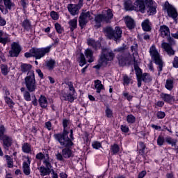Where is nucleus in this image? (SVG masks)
<instances>
[{
	"label": "nucleus",
	"instance_id": "1",
	"mask_svg": "<svg viewBox=\"0 0 178 178\" xmlns=\"http://www.w3.org/2000/svg\"><path fill=\"white\" fill-rule=\"evenodd\" d=\"M33 65L27 63H22L21 65V72L22 73H27L26 76L24 78V84L26 90L30 92H34L37 90V81H35V74L33 70Z\"/></svg>",
	"mask_w": 178,
	"mask_h": 178
},
{
	"label": "nucleus",
	"instance_id": "2",
	"mask_svg": "<svg viewBox=\"0 0 178 178\" xmlns=\"http://www.w3.org/2000/svg\"><path fill=\"white\" fill-rule=\"evenodd\" d=\"M159 32L161 34V37L163 38H166L168 43L163 42L161 44L162 48L165 49V52H167L168 55L170 56L172 55H175V50L172 48V45L175 44V40L172 37H170V29L166 25H162L160 26Z\"/></svg>",
	"mask_w": 178,
	"mask_h": 178
},
{
	"label": "nucleus",
	"instance_id": "3",
	"mask_svg": "<svg viewBox=\"0 0 178 178\" xmlns=\"http://www.w3.org/2000/svg\"><path fill=\"white\" fill-rule=\"evenodd\" d=\"M69 120H63V131L62 134H56L54 135L55 140H57L62 147H72L73 142L69 139V131H67V124Z\"/></svg>",
	"mask_w": 178,
	"mask_h": 178
},
{
	"label": "nucleus",
	"instance_id": "4",
	"mask_svg": "<svg viewBox=\"0 0 178 178\" xmlns=\"http://www.w3.org/2000/svg\"><path fill=\"white\" fill-rule=\"evenodd\" d=\"M104 33L108 40H113V41H119L122 38V29L119 26H115V29L111 26L104 28Z\"/></svg>",
	"mask_w": 178,
	"mask_h": 178
},
{
	"label": "nucleus",
	"instance_id": "5",
	"mask_svg": "<svg viewBox=\"0 0 178 178\" xmlns=\"http://www.w3.org/2000/svg\"><path fill=\"white\" fill-rule=\"evenodd\" d=\"M115 54L113 51L109 48H102V53L99 56V62L101 65H108V62L113 60Z\"/></svg>",
	"mask_w": 178,
	"mask_h": 178
},
{
	"label": "nucleus",
	"instance_id": "6",
	"mask_svg": "<svg viewBox=\"0 0 178 178\" xmlns=\"http://www.w3.org/2000/svg\"><path fill=\"white\" fill-rule=\"evenodd\" d=\"M149 54L152 60H154V63L159 66L158 76H160L161 72L163 67V61H162V58H161V56L159 55V53L158 52V50H156V47H155V46L152 45L150 47Z\"/></svg>",
	"mask_w": 178,
	"mask_h": 178
},
{
	"label": "nucleus",
	"instance_id": "7",
	"mask_svg": "<svg viewBox=\"0 0 178 178\" xmlns=\"http://www.w3.org/2000/svg\"><path fill=\"white\" fill-rule=\"evenodd\" d=\"M113 19V13L112 10L108 9L106 14H99L95 18V22L97 23V26L101 27V23L105 22L106 23H111V20Z\"/></svg>",
	"mask_w": 178,
	"mask_h": 178
},
{
	"label": "nucleus",
	"instance_id": "8",
	"mask_svg": "<svg viewBox=\"0 0 178 178\" xmlns=\"http://www.w3.org/2000/svg\"><path fill=\"white\" fill-rule=\"evenodd\" d=\"M85 56L83 53L80 54V61H79V65L83 67L86 63H87V61L86 60L88 59V62L89 63H92L94 62V51L91 50L90 49H86L84 51Z\"/></svg>",
	"mask_w": 178,
	"mask_h": 178
},
{
	"label": "nucleus",
	"instance_id": "9",
	"mask_svg": "<svg viewBox=\"0 0 178 178\" xmlns=\"http://www.w3.org/2000/svg\"><path fill=\"white\" fill-rule=\"evenodd\" d=\"M51 49H52V46L42 48H33L31 52L33 54V58H35V59H41V58H44L47 54H49Z\"/></svg>",
	"mask_w": 178,
	"mask_h": 178
},
{
	"label": "nucleus",
	"instance_id": "10",
	"mask_svg": "<svg viewBox=\"0 0 178 178\" xmlns=\"http://www.w3.org/2000/svg\"><path fill=\"white\" fill-rule=\"evenodd\" d=\"M66 86H68V93L63 95V98L65 101H69V102H74V99H76V89H74V86H73V82L67 81L65 82Z\"/></svg>",
	"mask_w": 178,
	"mask_h": 178
},
{
	"label": "nucleus",
	"instance_id": "11",
	"mask_svg": "<svg viewBox=\"0 0 178 178\" xmlns=\"http://www.w3.org/2000/svg\"><path fill=\"white\" fill-rule=\"evenodd\" d=\"M164 10L168 13V17H171L173 20H177L178 13L177 10L172 4L169 3V1H165L164 4Z\"/></svg>",
	"mask_w": 178,
	"mask_h": 178
},
{
	"label": "nucleus",
	"instance_id": "12",
	"mask_svg": "<svg viewBox=\"0 0 178 178\" xmlns=\"http://www.w3.org/2000/svg\"><path fill=\"white\" fill-rule=\"evenodd\" d=\"M22 52V46L19 42H14L11 44V49L9 51V55L11 58H17Z\"/></svg>",
	"mask_w": 178,
	"mask_h": 178
},
{
	"label": "nucleus",
	"instance_id": "13",
	"mask_svg": "<svg viewBox=\"0 0 178 178\" xmlns=\"http://www.w3.org/2000/svg\"><path fill=\"white\" fill-rule=\"evenodd\" d=\"M89 20H91V14L90 11H88L86 13H81L79 18V23L80 27L81 29H83V27L87 25V23H88Z\"/></svg>",
	"mask_w": 178,
	"mask_h": 178
},
{
	"label": "nucleus",
	"instance_id": "14",
	"mask_svg": "<svg viewBox=\"0 0 178 178\" xmlns=\"http://www.w3.org/2000/svg\"><path fill=\"white\" fill-rule=\"evenodd\" d=\"M120 66H126V65H130L133 58L130 54H126L125 56H120L118 58Z\"/></svg>",
	"mask_w": 178,
	"mask_h": 178
},
{
	"label": "nucleus",
	"instance_id": "15",
	"mask_svg": "<svg viewBox=\"0 0 178 178\" xmlns=\"http://www.w3.org/2000/svg\"><path fill=\"white\" fill-rule=\"evenodd\" d=\"M134 10L145 13V1L144 0H136L134 2Z\"/></svg>",
	"mask_w": 178,
	"mask_h": 178
},
{
	"label": "nucleus",
	"instance_id": "16",
	"mask_svg": "<svg viewBox=\"0 0 178 178\" xmlns=\"http://www.w3.org/2000/svg\"><path fill=\"white\" fill-rule=\"evenodd\" d=\"M80 9H81V6L80 4H68L67 10L70 12L72 16H76V15H79V12H80Z\"/></svg>",
	"mask_w": 178,
	"mask_h": 178
},
{
	"label": "nucleus",
	"instance_id": "17",
	"mask_svg": "<svg viewBox=\"0 0 178 178\" xmlns=\"http://www.w3.org/2000/svg\"><path fill=\"white\" fill-rule=\"evenodd\" d=\"M0 140L3 141V146L5 149H9V147L12 146V138H10V136H4Z\"/></svg>",
	"mask_w": 178,
	"mask_h": 178
},
{
	"label": "nucleus",
	"instance_id": "18",
	"mask_svg": "<svg viewBox=\"0 0 178 178\" xmlns=\"http://www.w3.org/2000/svg\"><path fill=\"white\" fill-rule=\"evenodd\" d=\"M70 147H65V148L62 149V154L63 158L65 159H69V158H72L73 156V153L72 152V149H70Z\"/></svg>",
	"mask_w": 178,
	"mask_h": 178
},
{
	"label": "nucleus",
	"instance_id": "19",
	"mask_svg": "<svg viewBox=\"0 0 178 178\" xmlns=\"http://www.w3.org/2000/svg\"><path fill=\"white\" fill-rule=\"evenodd\" d=\"M88 44L89 47H92L93 49H95V51H97V49L101 48V42L92 39L88 40Z\"/></svg>",
	"mask_w": 178,
	"mask_h": 178
},
{
	"label": "nucleus",
	"instance_id": "20",
	"mask_svg": "<svg viewBox=\"0 0 178 178\" xmlns=\"http://www.w3.org/2000/svg\"><path fill=\"white\" fill-rule=\"evenodd\" d=\"M152 26V24L149 19H146L142 22V29L144 31H151Z\"/></svg>",
	"mask_w": 178,
	"mask_h": 178
},
{
	"label": "nucleus",
	"instance_id": "21",
	"mask_svg": "<svg viewBox=\"0 0 178 178\" xmlns=\"http://www.w3.org/2000/svg\"><path fill=\"white\" fill-rule=\"evenodd\" d=\"M125 24L129 30H133V29L136 27V22H134V19L130 17H125Z\"/></svg>",
	"mask_w": 178,
	"mask_h": 178
},
{
	"label": "nucleus",
	"instance_id": "22",
	"mask_svg": "<svg viewBox=\"0 0 178 178\" xmlns=\"http://www.w3.org/2000/svg\"><path fill=\"white\" fill-rule=\"evenodd\" d=\"M165 142L167 143V144H169V145L174 147L175 149H178V146L177 145V139H174L170 136H168L165 138Z\"/></svg>",
	"mask_w": 178,
	"mask_h": 178
},
{
	"label": "nucleus",
	"instance_id": "23",
	"mask_svg": "<svg viewBox=\"0 0 178 178\" xmlns=\"http://www.w3.org/2000/svg\"><path fill=\"white\" fill-rule=\"evenodd\" d=\"M5 35V33H3V31L0 30V44H3L4 45H6L8 42H10V38L8 35Z\"/></svg>",
	"mask_w": 178,
	"mask_h": 178
},
{
	"label": "nucleus",
	"instance_id": "24",
	"mask_svg": "<svg viewBox=\"0 0 178 178\" xmlns=\"http://www.w3.org/2000/svg\"><path fill=\"white\" fill-rule=\"evenodd\" d=\"M28 163L24 161L23 163V172L26 176H29L30 175V159L27 158Z\"/></svg>",
	"mask_w": 178,
	"mask_h": 178
},
{
	"label": "nucleus",
	"instance_id": "25",
	"mask_svg": "<svg viewBox=\"0 0 178 178\" xmlns=\"http://www.w3.org/2000/svg\"><path fill=\"white\" fill-rule=\"evenodd\" d=\"M39 105L41 106V108H43L45 109L48 106V100H47V97L44 95H40L39 99H38Z\"/></svg>",
	"mask_w": 178,
	"mask_h": 178
},
{
	"label": "nucleus",
	"instance_id": "26",
	"mask_svg": "<svg viewBox=\"0 0 178 178\" xmlns=\"http://www.w3.org/2000/svg\"><path fill=\"white\" fill-rule=\"evenodd\" d=\"M43 163L45 165L46 168H51V159H49V154H48V151H46L44 156L43 157Z\"/></svg>",
	"mask_w": 178,
	"mask_h": 178
},
{
	"label": "nucleus",
	"instance_id": "27",
	"mask_svg": "<svg viewBox=\"0 0 178 178\" xmlns=\"http://www.w3.org/2000/svg\"><path fill=\"white\" fill-rule=\"evenodd\" d=\"M68 24L71 31H74V29H77V18H74L73 19L70 20Z\"/></svg>",
	"mask_w": 178,
	"mask_h": 178
},
{
	"label": "nucleus",
	"instance_id": "28",
	"mask_svg": "<svg viewBox=\"0 0 178 178\" xmlns=\"http://www.w3.org/2000/svg\"><path fill=\"white\" fill-rule=\"evenodd\" d=\"M51 168L40 167L39 170L41 176H48L51 173Z\"/></svg>",
	"mask_w": 178,
	"mask_h": 178
},
{
	"label": "nucleus",
	"instance_id": "29",
	"mask_svg": "<svg viewBox=\"0 0 178 178\" xmlns=\"http://www.w3.org/2000/svg\"><path fill=\"white\" fill-rule=\"evenodd\" d=\"M161 97L165 102H168V104H170V102H172V99H173V97L172 95L166 93H161Z\"/></svg>",
	"mask_w": 178,
	"mask_h": 178
},
{
	"label": "nucleus",
	"instance_id": "30",
	"mask_svg": "<svg viewBox=\"0 0 178 178\" xmlns=\"http://www.w3.org/2000/svg\"><path fill=\"white\" fill-rule=\"evenodd\" d=\"M110 149L112 155H116V154L120 151V147H119V145L115 143L111 145Z\"/></svg>",
	"mask_w": 178,
	"mask_h": 178
},
{
	"label": "nucleus",
	"instance_id": "31",
	"mask_svg": "<svg viewBox=\"0 0 178 178\" xmlns=\"http://www.w3.org/2000/svg\"><path fill=\"white\" fill-rule=\"evenodd\" d=\"M22 148L23 152L25 154H30V152H31V145L27 143H24Z\"/></svg>",
	"mask_w": 178,
	"mask_h": 178
},
{
	"label": "nucleus",
	"instance_id": "32",
	"mask_svg": "<svg viewBox=\"0 0 178 178\" xmlns=\"http://www.w3.org/2000/svg\"><path fill=\"white\" fill-rule=\"evenodd\" d=\"M95 88L97 90V92L99 94L101 92V90L104 88V85L101 83V81L99 80H96L95 81Z\"/></svg>",
	"mask_w": 178,
	"mask_h": 178
},
{
	"label": "nucleus",
	"instance_id": "33",
	"mask_svg": "<svg viewBox=\"0 0 178 178\" xmlns=\"http://www.w3.org/2000/svg\"><path fill=\"white\" fill-rule=\"evenodd\" d=\"M55 65H56V62L55 60H49L46 61V66L49 69V70H54V67H55Z\"/></svg>",
	"mask_w": 178,
	"mask_h": 178
},
{
	"label": "nucleus",
	"instance_id": "34",
	"mask_svg": "<svg viewBox=\"0 0 178 178\" xmlns=\"http://www.w3.org/2000/svg\"><path fill=\"white\" fill-rule=\"evenodd\" d=\"M22 26L24 29L26 30L27 31H29V30L31 29V24L30 23V20H29L28 19L23 21V22L22 23Z\"/></svg>",
	"mask_w": 178,
	"mask_h": 178
},
{
	"label": "nucleus",
	"instance_id": "35",
	"mask_svg": "<svg viewBox=\"0 0 178 178\" xmlns=\"http://www.w3.org/2000/svg\"><path fill=\"white\" fill-rule=\"evenodd\" d=\"M0 69H1V74L3 76H8V73H9V68L8 67V66L6 65L1 64L0 65Z\"/></svg>",
	"mask_w": 178,
	"mask_h": 178
},
{
	"label": "nucleus",
	"instance_id": "36",
	"mask_svg": "<svg viewBox=\"0 0 178 178\" xmlns=\"http://www.w3.org/2000/svg\"><path fill=\"white\" fill-rule=\"evenodd\" d=\"M165 87L169 91H172L173 90V81L172 79H167Z\"/></svg>",
	"mask_w": 178,
	"mask_h": 178
},
{
	"label": "nucleus",
	"instance_id": "37",
	"mask_svg": "<svg viewBox=\"0 0 178 178\" xmlns=\"http://www.w3.org/2000/svg\"><path fill=\"white\" fill-rule=\"evenodd\" d=\"M141 79L145 83H149L152 80V79H151V76L148 73H144L141 76Z\"/></svg>",
	"mask_w": 178,
	"mask_h": 178
},
{
	"label": "nucleus",
	"instance_id": "38",
	"mask_svg": "<svg viewBox=\"0 0 178 178\" xmlns=\"http://www.w3.org/2000/svg\"><path fill=\"white\" fill-rule=\"evenodd\" d=\"M134 69L137 78H141L143 75V70H140V67L137 64L134 65Z\"/></svg>",
	"mask_w": 178,
	"mask_h": 178
},
{
	"label": "nucleus",
	"instance_id": "39",
	"mask_svg": "<svg viewBox=\"0 0 178 178\" xmlns=\"http://www.w3.org/2000/svg\"><path fill=\"white\" fill-rule=\"evenodd\" d=\"M3 2L6 8H8V9L10 10L12 9V6H13V3L10 0H0V3H2Z\"/></svg>",
	"mask_w": 178,
	"mask_h": 178
},
{
	"label": "nucleus",
	"instance_id": "40",
	"mask_svg": "<svg viewBox=\"0 0 178 178\" xmlns=\"http://www.w3.org/2000/svg\"><path fill=\"white\" fill-rule=\"evenodd\" d=\"M127 122L130 124L136 123V117L133 114H129L127 116Z\"/></svg>",
	"mask_w": 178,
	"mask_h": 178
},
{
	"label": "nucleus",
	"instance_id": "41",
	"mask_svg": "<svg viewBox=\"0 0 178 178\" xmlns=\"http://www.w3.org/2000/svg\"><path fill=\"white\" fill-rule=\"evenodd\" d=\"M125 9L126 10H134V5L131 3V1H128L125 2Z\"/></svg>",
	"mask_w": 178,
	"mask_h": 178
},
{
	"label": "nucleus",
	"instance_id": "42",
	"mask_svg": "<svg viewBox=\"0 0 178 178\" xmlns=\"http://www.w3.org/2000/svg\"><path fill=\"white\" fill-rule=\"evenodd\" d=\"M5 158L7 161L8 168H13V159L9 155H6Z\"/></svg>",
	"mask_w": 178,
	"mask_h": 178
},
{
	"label": "nucleus",
	"instance_id": "43",
	"mask_svg": "<svg viewBox=\"0 0 178 178\" xmlns=\"http://www.w3.org/2000/svg\"><path fill=\"white\" fill-rule=\"evenodd\" d=\"M30 90L27 89V90L24 92V98L25 101H31V95L30 94Z\"/></svg>",
	"mask_w": 178,
	"mask_h": 178
},
{
	"label": "nucleus",
	"instance_id": "44",
	"mask_svg": "<svg viewBox=\"0 0 178 178\" xmlns=\"http://www.w3.org/2000/svg\"><path fill=\"white\" fill-rule=\"evenodd\" d=\"M131 51L133 55H136L138 52V44L137 43H134L132 46H131Z\"/></svg>",
	"mask_w": 178,
	"mask_h": 178
},
{
	"label": "nucleus",
	"instance_id": "45",
	"mask_svg": "<svg viewBox=\"0 0 178 178\" xmlns=\"http://www.w3.org/2000/svg\"><path fill=\"white\" fill-rule=\"evenodd\" d=\"M5 133H6V129H5V127H3V125L0 126V140L8 136L5 134Z\"/></svg>",
	"mask_w": 178,
	"mask_h": 178
},
{
	"label": "nucleus",
	"instance_id": "46",
	"mask_svg": "<svg viewBox=\"0 0 178 178\" xmlns=\"http://www.w3.org/2000/svg\"><path fill=\"white\" fill-rule=\"evenodd\" d=\"M126 49H127V45L124 44H122V46H121L117 49H115L114 52L122 53V52H124V51H126Z\"/></svg>",
	"mask_w": 178,
	"mask_h": 178
},
{
	"label": "nucleus",
	"instance_id": "47",
	"mask_svg": "<svg viewBox=\"0 0 178 178\" xmlns=\"http://www.w3.org/2000/svg\"><path fill=\"white\" fill-rule=\"evenodd\" d=\"M106 118H111L113 117V111L109 107H106L105 111Z\"/></svg>",
	"mask_w": 178,
	"mask_h": 178
},
{
	"label": "nucleus",
	"instance_id": "48",
	"mask_svg": "<svg viewBox=\"0 0 178 178\" xmlns=\"http://www.w3.org/2000/svg\"><path fill=\"white\" fill-rule=\"evenodd\" d=\"M165 138L163 136H159L157 138V145L160 147H162L163 145V143H165Z\"/></svg>",
	"mask_w": 178,
	"mask_h": 178
},
{
	"label": "nucleus",
	"instance_id": "49",
	"mask_svg": "<svg viewBox=\"0 0 178 178\" xmlns=\"http://www.w3.org/2000/svg\"><path fill=\"white\" fill-rule=\"evenodd\" d=\"M124 86H129L130 84V81H131V79L127 75H124L123 76Z\"/></svg>",
	"mask_w": 178,
	"mask_h": 178
},
{
	"label": "nucleus",
	"instance_id": "50",
	"mask_svg": "<svg viewBox=\"0 0 178 178\" xmlns=\"http://www.w3.org/2000/svg\"><path fill=\"white\" fill-rule=\"evenodd\" d=\"M55 29L58 34H62V33H63V29H62V26L59 23L55 24Z\"/></svg>",
	"mask_w": 178,
	"mask_h": 178
},
{
	"label": "nucleus",
	"instance_id": "51",
	"mask_svg": "<svg viewBox=\"0 0 178 178\" xmlns=\"http://www.w3.org/2000/svg\"><path fill=\"white\" fill-rule=\"evenodd\" d=\"M56 158L57 161H60V162H65V157H63V154L58 152L56 154Z\"/></svg>",
	"mask_w": 178,
	"mask_h": 178
},
{
	"label": "nucleus",
	"instance_id": "52",
	"mask_svg": "<svg viewBox=\"0 0 178 178\" xmlns=\"http://www.w3.org/2000/svg\"><path fill=\"white\" fill-rule=\"evenodd\" d=\"M92 146L93 147V148L95 149H99V148H101V147H102V145H101V143L98 142V141H95L92 143Z\"/></svg>",
	"mask_w": 178,
	"mask_h": 178
},
{
	"label": "nucleus",
	"instance_id": "53",
	"mask_svg": "<svg viewBox=\"0 0 178 178\" xmlns=\"http://www.w3.org/2000/svg\"><path fill=\"white\" fill-rule=\"evenodd\" d=\"M145 6H146V8H152V6H154L153 0H145Z\"/></svg>",
	"mask_w": 178,
	"mask_h": 178
},
{
	"label": "nucleus",
	"instance_id": "54",
	"mask_svg": "<svg viewBox=\"0 0 178 178\" xmlns=\"http://www.w3.org/2000/svg\"><path fill=\"white\" fill-rule=\"evenodd\" d=\"M147 12L150 16L152 15H155V13H156V8L154 6L149 7V10H147Z\"/></svg>",
	"mask_w": 178,
	"mask_h": 178
},
{
	"label": "nucleus",
	"instance_id": "55",
	"mask_svg": "<svg viewBox=\"0 0 178 178\" xmlns=\"http://www.w3.org/2000/svg\"><path fill=\"white\" fill-rule=\"evenodd\" d=\"M50 16L54 20H58V19H59V15H58V13L55 11H51Z\"/></svg>",
	"mask_w": 178,
	"mask_h": 178
},
{
	"label": "nucleus",
	"instance_id": "56",
	"mask_svg": "<svg viewBox=\"0 0 178 178\" xmlns=\"http://www.w3.org/2000/svg\"><path fill=\"white\" fill-rule=\"evenodd\" d=\"M156 116L158 119H163V118L166 116V114L163 111H158L156 113Z\"/></svg>",
	"mask_w": 178,
	"mask_h": 178
},
{
	"label": "nucleus",
	"instance_id": "57",
	"mask_svg": "<svg viewBox=\"0 0 178 178\" xmlns=\"http://www.w3.org/2000/svg\"><path fill=\"white\" fill-rule=\"evenodd\" d=\"M8 7L5 8V6L0 5V10L3 13V15H7V13H9V11H8Z\"/></svg>",
	"mask_w": 178,
	"mask_h": 178
},
{
	"label": "nucleus",
	"instance_id": "58",
	"mask_svg": "<svg viewBox=\"0 0 178 178\" xmlns=\"http://www.w3.org/2000/svg\"><path fill=\"white\" fill-rule=\"evenodd\" d=\"M5 101L6 104H8V105H10V106L15 105L13 100H12L10 97H6Z\"/></svg>",
	"mask_w": 178,
	"mask_h": 178
},
{
	"label": "nucleus",
	"instance_id": "59",
	"mask_svg": "<svg viewBox=\"0 0 178 178\" xmlns=\"http://www.w3.org/2000/svg\"><path fill=\"white\" fill-rule=\"evenodd\" d=\"M120 129L122 133H129V127L127 125H121Z\"/></svg>",
	"mask_w": 178,
	"mask_h": 178
},
{
	"label": "nucleus",
	"instance_id": "60",
	"mask_svg": "<svg viewBox=\"0 0 178 178\" xmlns=\"http://www.w3.org/2000/svg\"><path fill=\"white\" fill-rule=\"evenodd\" d=\"M44 156H45V154L40 152L36 154L35 158H36V159H39V161H42V159H44Z\"/></svg>",
	"mask_w": 178,
	"mask_h": 178
},
{
	"label": "nucleus",
	"instance_id": "61",
	"mask_svg": "<svg viewBox=\"0 0 178 178\" xmlns=\"http://www.w3.org/2000/svg\"><path fill=\"white\" fill-rule=\"evenodd\" d=\"M124 97H125L127 99V101L130 102L131 99H133V96L129 95V92H124L123 93Z\"/></svg>",
	"mask_w": 178,
	"mask_h": 178
},
{
	"label": "nucleus",
	"instance_id": "62",
	"mask_svg": "<svg viewBox=\"0 0 178 178\" xmlns=\"http://www.w3.org/2000/svg\"><path fill=\"white\" fill-rule=\"evenodd\" d=\"M3 26H6V20L3 17H0V26L3 27Z\"/></svg>",
	"mask_w": 178,
	"mask_h": 178
},
{
	"label": "nucleus",
	"instance_id": "63",
	"mask_svg": "<svg viewBox=\"0 0 178 178\" xmlns=\"http://www.w3.org/2000/svg\"><path fill=\"white\" fill-rule=\"evenodd\" d=\"M173 66L178 69V57H175L173 61Z\"/></svg>",
	"mask_w": 178,
	"mask_h": 178
},
{
	"label": "nucleus",
	"instance_id": "64",
	"mask_svg": "<svg viewBox=\"0 0 178 178\" xmlns=\"http://www.w3.org/2000/svg\"><path fill=\"white\" fill-rule=\"evenodd\" d=\"M147 175V171L143 170L140 172L138 175V178H144V177Z\"/></svg>",
	"mask_w": 178,
	"mask_h": 178
}]
</instances>
